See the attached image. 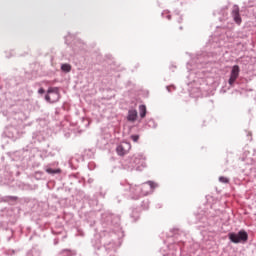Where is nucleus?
<instances>
[{
	"mask_svg": "<svg viewBox=\"0 0 256 256\" xmlns=\"http://www.w3.org/2000/svg\"><path fill=\"white\" fill-rule=\"evenodd\" d=\"M148 184V185H147ZM157 187V184L153 181H148L145 184H142L141 186L137 185H128L127 189H129V197L131 199H139L141 195H149V191H153Z\"/></svg>",
	"mask_w": 256,
	"mask_h": 256,
	"instance_id": "1",
	"label": "nucleus"
},
{
	"mask_svg": "<svg viewBox=\"0 0 256 256\" xmlns=\"http://www.w3.org/2000/svg\"><path fill=\"white\" fill-rule=\"evenodd\" d=\"M228 237L232 243H246L247 239H249V235L245 230H240L238 233H230Z\"/></svg>",
	"mask_w": 256,
	"mask_h": 256,
	"instance_id": "2",
	"label": "nucleus"
},
{
	"mask_svg": "<svg viewBox=\"0 0 256 256\" xmlns=\"http://www.w3.org/2000/svg\"><path fill=\"white\" fill-rule=\"evenodd\" d=\"M59 88H49L47 91V95L45 96V100L48 103H57L59 101Z\"/></svg>",
	"mask_w": 256,
	"mask_h": 256,
	"instance_id": "3",
	"label": "nucleus"
},
{
	"mask_svg": "<svg viewBox=\"0 0 256 256\" xmlns=\"http://www.w3.org/2000/svg\"><path fill=\"white\" fill-rule=\"evenodd\" d=\"M241 73V68L239 65L232 66L231 72H230V78L228 80V83L231 87L235 85V82L237 79H239V74Z\"/></svg>",
	"mask_w": 256,
	"mask_h": 256,
	"instance_id": "4",
	"label": "nucleus"
},
{
	"mask_svg": "<svg viewBox=\"0 0 256 256\" xmlns=\"http://www.w3.org/2000/svg\"><path fill=\"white\" fill-rule=\"evenodd\" d=\"M131 150V143L122 142L119 146H117L116 151L120 156L126 155Z\"/></svg>",
	"mask_w": 256,
	"mask_h": 256,
	"instance_id": "5",
	"label": "nucleus"
},
{
	"mask_svg": "<svg viewBox=\"0 0 256 256\" xmlns=\"http://www.w3.org/2000/svg\"><path fill=\"white\" fill-rule=\"evenodd\" d=\"M239 6L238 5H234L233 8H232V17L235 21V23H237V25H241V14L239 13Z\"/></svg>",
	"mask_w": 256,
	"mask_h": 256,
	"instance_id": "6",
	"label": "nucleus"
},
{
	"mask_svg": "<svg viewBox=\"0 0 256 256\" xmlns=\"http://www.w3.org/2000/svg\"><path fill=\"white\" fill-rule=\"evenodd\" d=\"M134 163L135 165H138V167L139 165L145 167V156H143V154H136L134 156Z\"/></svg>",
	"mask_w": 256,
	"mask_h": 256,
	"instance_id": "7",
	"label": "nucleus"
},
{
	"mask_svg": "<svg viewBox=\"0 0 256 256\" xmlns=\"http://www.w3.org/2000/svg\"><path fill=\"white\" fill-rule=\"evenodd\" d=\"M128 121H136L137 120V110L128 111Z\"/></svg>",
	"mask_w": 256,
	"mask_h": 256,
	"instance_id": "8",
	"label": "nucleus"
},
{
	"mask_svg": "<svg viewBox=\"0 0 256 256\" xmlns=\"http://www.w3.org/2000/svg\"><path fill=\"white\" fill-rule=\"evenodd\" d=\"M140 117L143 119L147 115V107L145 105L139 106Z\"/></svg>",
	"mask_w": 256,
	"mask_h": 256,
	"instance_id": "9",
	"label": "nucleus"
},
{
	"mask_svg": "<svg viewBox=\"0 0 256 256\" xmlns=\"http://www.w3.org/2000/svg\"><path fill=\"white\" fill-rule=\"evenodd\" d=\"M46 173H48L49 175H55L57 173H61V170L60 169L48 168V169H46Z\"/></svg>",
	"mask_w": 256,
	"mask_h": 256,
	"instance_id": "10",
	"label": "nucleus"
},
{
	"mask_svg": "<svg viewBox=\"0 0 256 256\" xmlns=\"http://www.w3.org/2000/svg\"><path fill=\"white\" fill-rule=\"evenodd\" d=\"M61 69H62V71H64V73H69L71 71V65L70 64H62Z\"/></svg>",
	"mask_w": 256,
	"mask_h": 256,
	"instance_id": "11",
	"label": "nucleus"
},
{
	"mask_svg": "<svg viewBox=\"0 0 256 256\" xmlns=\"http://www.w3.org/2000/svg\"><path fill=\"white\" fill-rule=\"evenodd\" d=\"M219 181L220 183H229V178L221 176L219 177Z\"/></svg>",
	"mask_w": 256,
	"mask_h": 256,
	"instance_id": "12",
	"label": "nucleus"
},
{
	"mask_svg": "<svg viewBox=\"0 0 256 256\" xmlns=\"http://www.w3.org/2000/svg\"><path fill=\"white\" fill-rule=\"evenodd\" d=\"M131 139L134 141V143H137L139 141V135H132Z\"/></svg>",
	"mask_w": 256,
	"mask_h": 256,
	"instance_id": "13",
	"label": "nucleus"
},
{
	"mask_svg": "<svg viewBox=\"0 0 256 256\" xmlns=\"http://www.w3.org/2000/svg\"><path fill=\"white\" fill-rule=\"evenodd\" d=\"M38 93H39L40 95H43V93H45V89L40 88V89L38 90Z\"/></svg>",
	"mask_w": 256,
	"mask_h": 256,
	"instance_id": "14",
	"label": "nucleus"
},
{
	"mask_svg": "<svg viewBox=\"0 0 256 256\" xmlns=\"http://www.w3.org/2000/svg\"><path fill=\"white\" fill-rule=\"evenodd\" d=\"M151 123H154L153 120H150V121H149V125H151Z\"/></svg>",
	"mask_w": 256,
	"mask_h": 256,
	"instance_id": "15",
	"label": "nucleus"
},
{
	"mask_svg": "<svg viewBox=\"0 0 256 256\" xmlns=\"http://www.w3.org/2000/svg\"><path fill=\"white\" fill-rule=\"evenodd\" d=\"M168 19H171V16H168Z\"/></svg>",
	"mask_w": 256,
	"mask_h": 256,
	"instance_id": "16",
	"label": "nucleus"
}]
</instances>
